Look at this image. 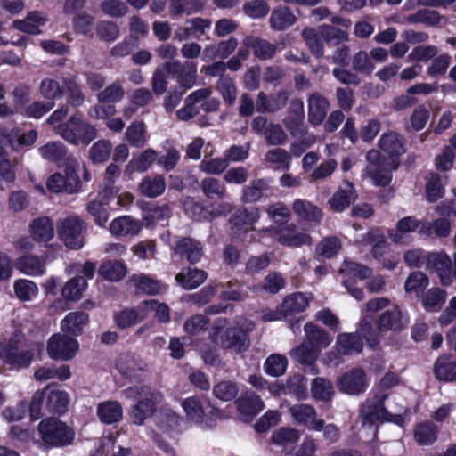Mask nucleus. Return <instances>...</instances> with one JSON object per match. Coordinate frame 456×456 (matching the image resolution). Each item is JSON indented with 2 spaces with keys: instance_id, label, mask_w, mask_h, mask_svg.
Listing matches in <instances>:
<instances>
[{
  "instance_id": "6e6552de",
  "label": "nucleus",
  "mask_w": 456,
  "mask_h": 456,
  "mask_svg": "<svg viewBox=\"0 0 456 456\" xmlns=\"http://www.w3.org/2000/svg\"><path fill=\"white\" fill-rule=\"evenodd\" d=\"M76 160L68 159L63 172H56L48 177L46 187L51 192L77 193L82 183L76 170Z\"/></svg>"
},
{
  "instance_id": "5701e85b",
  "label": "nucleus",
  "mask_w": 456,
  "mask_h": 456,
  "mask_svg": "<svg viewBox=\"0 0 456 456\" xmlns=\"http://www.w3.org/2000/svg\"><path fill=\"white\" fill-rule=\"evenodd\" d=\"M330 108L328 100L319 93H314L307 99L308 121L318 126L322 124Z\"/></svg>"
},
{
  "instance_id": "774afa93",
  "label": "nucleus",
  "mask_w": 456,
  "mask_h": 456,
  "mask_svg": "<svg viewBox=\"0 0 456 456\" xmlns=\"http://www.w3.org/2000/svg\"><path fill=\"white\" fill-rule=\"evenodd\" d=\"M14 291L20 300L29 301L37 295L38 288L35 282L21 279L15 281Z\"/></svg>"
},
{
  "instance_id": "c85d7f7f",
  "label": "nucleus",
  "mask_w": 456,
  "mask_h": 456,
  "mask_svg": "<svg viewBox=\"0 0 456 456\" xmlns=\"http://www.w3.org/2000/svg\"><path fill=\"white\" fill-rule=\"evenodd\" d=\"M304 330L305 333V339L304 341L315 347L318 352L329 346L332 341V338L325 330L312 322L306 323Z\"/></svg>"
},
{
  "instance_id": "f03ea898",
  "label": "nucleus",
  "mask_w": 456,
  "mask_h": 456,
  "mask_svg": "<svg viewBox=\"0 0 456 456\" xmlns=\"http://www.w3.org/2000/svg\"><path fill=\"white\" fill-rule=\"evenodd\" d=\"M42 350V344H28L20 333H15L7 344H0V356L16 367H28L31 363L34 353H40Z\"/></svg>"
},
{
  "instance_id": "412c9836",
  "label": "nucleus",
  "mask_w": 456,
  "mask_h": 456,
  "mask_svg": "<svg viewBox=\"0 0 456 456\" xmlns=\"http://www.w3.org/2000/svg\"><path fill=\"white\" fill-rule=\"evenodd\" d=\"M0 143L8 145L13 151H19L21 146H31L37 141V133L30 130L20 134L17 129L9 131L0 128Z\"/></svg>"
},
{
  "instance_id": "b1692460",
  "label": "nucleus",
  "mask_w": 456,
  "mask_h": 456,
  "mask_svg": "<svg viewBox=\"0 0 456 456\" xmlns=\"http://www.w3.org/2000/svg\"><path fill=\"white\" fill-rule=\"evenodd\" d=\"M141 229V222L130 216H119L110 224V232L115 237L135 236Z\"/></svg>"
},
{
  "instance_id": "4c0bfd02",
  "label": "nucleus",
  "mask_w": 456,
  "mask_h": 456,
  "mask_svg": "<svg viewBox=\"0 0 456 456\" xmlns=\"http://www.w3.org/2000/svg\"><path fill=\"white\" fill-rule=\"evenodd\" d=\"M297 17L291 9L286 5L274 8L270 16L271 28H287L293 26Z\"/></svg>"
},
{
  "instance_id": "423d86ee",
  "label": "nucleus",
  "mask_w": 456,
  "mask_h": 456,
  "mask_svg": "<svg viewBox=\"0 0 456 456\" xmlns=\"http://www.w3.org/2000/svg\"><path fill=\"white\" fill-rule=\"evenodd\" d=\"M59 239L69 249H79L85 243L86 224L77 216L60 219L56 225Z\"/></svg>"
},
{
  "instance_id": "603ef678",
  "label": "nucleus",
  "mask_w": 456,
  "mask_h": 456,
  "mask_svg": "<svg viewBox=\"0 0 456 456\" xmlns=\"http://www.w3.org/2000/svg\"><path fill=\"white\" fill-rule=\"evenodd\" d=\"M340 273L348 278L364 280L371 275L372 271L362 264L352 260H345L341 265Z\"/></svg>"
},
{
  "instance_id": "c9c22d12",
  "label": "nucleus",
  "mask_w": 456,
  "mask_h": 456,
  "mask_svg": "<svg viewBox=\"0 0 456 456\" xmlns=\"http://www.w3.org/2000/svg\"><path fill=\"white\" fill-rule=\"evenodd\" d=\"M126 140L131 146L142 148L148 142V134L146 125L142 121H134L125 132Z\"/></svg>"
},
{
  "instance_id": "052dcab7",
  "label": "nucleus",
  "mask_w": 456,
  "mask_h": 456,
  "mask_svg": "<svg viewBox=\"0 0 456 456\" xmlns=\"http://www.w3.org/2000/svg\"><path fill=\"white\" fill-rule=\"evenodd\" d=\"M239 393L238 385L231 380H222L213 387L214 395L224 402L232 401Z\"/></svg>"
},
{
  "instance_id": "a878e982",
  "label": "nucleus",
  "mask_w": 456,
  "mask_h": 456,
  "mask_svg": "<svg viewBox=\"0 0 456 456\" xmlns=\"http://www.w3.org/2000/svg\"><path fill=\"white\" fill-rule=\"evenodd\" d=\"M293 212L307 223L319 224L322 219V211L314 203L303 199H297L292 204Z\"/></svg>"
},
{
  "instance_id": "58836bf2",
  "label": "nucleus",
  "mask_w": 456,
  "mask_h": 456,
  "mask_svg": "<svg viewBox=\"0 0 456 456\" xmlns=\"http://www.w3.org/2000/svg\"><path fill=\"white\" fill-rule=\"evenodd\" d=\"M203 7L200 0H170L169 13L172 17L191 15L201 12Z\"/></svg>"
},
{
  "instance_id": "ea45409f",
  "label": "nucleus",
  "mask_w": 456,
  "mask_h": 456,
  "mask_svg": "<svg viewBox=\"0 0 456 456\" xmlns=\"http://www.w3.org/2000/svg\"><path fill=\"white\" fill-rule=\"evenodd\" d=\"M379 144L380 149L387 153L391 159L400 156L404 152L403 139L395 132L383 134L379 139Z\"/></svg>"
},
{
  "instance_id": "338daca9",
  "label": "nucleus",
  "mask_w": 456,
  "mask_h": 456,
  "mask_svg": "<svg viewBox=\"0 0 456 456\" xmlns=\"http://www.w3.org/2000/svg\"><path fill=\"white\" fill-rule=\"evenodd\" d=\"M265 142L272 146L283 145L288 141V134L280 124L270 123L263 135Z\"/></svg>"
},
{
  "instance_id": "a18cd8bd",
  "label": "nucleus",
  "mask_w": 456,
  "mask_h": 456,
  "mask_svg": "<svg viewBox=\"0 0 456 456\" xmlns=\"http://www.w3.org/2000/svg\"><path fill=\"white\" fill-rule=\"evenodd\" d=\"M216 88L226 106L231 107L235 103L238 90L233 79L230 77H221L216 81Z\"/></svg>"
},
{
  "instance_id": "37998d69",
  "label": "nucleus",
  "mask_w": 456,
  "mask_h": 456,
  "mask_svg": "<svg viewBox=\"0 0 456 456\" xmlns=\"http://www.w3.org/2000/svg\"><path fill=\"white\" fill-rule=\"evenodd\" d=\"M97 414L102 422L113 424L122 419L123 410L118 402L107 401L98 405Z\"/></svg>"
},
{
  "instance_id": "473e14b6",
  "label": "nucleus",
  "mask_w": 456,
  "mask_h": 456,
  "mask_svg": "<svg viewBox=\"0 0 456 456\" xmlns=\"http://www.w3.org/2000/svg\"><path fill=\"white\" fill-rule=\"evenodd\" d=\"M309 300L302 293H294L286 297L280 306V312L282 317L301 313L308 306Z\"/></svg>"
},
{
  "instance_id": "f3484780",
  "label": "nucleus",
  "mask_w": 456,
  "mask_h": 456,
  "mask_svg": "<svg viewBox=\"0 0 456 456\" xmlns=\"http://www.w3.org/2000/svg\"><path fill=\"white\" fill-rule=\"evenodd\" d=\"M284 124L291 136L296 138L290 145V152L295 157H300L316 142V136L313 133L300 127L297 122L285 121Z\"/></svg>"
},
{
  "instance_id": "cd10ccee",
  "label": "nucleus",
  "mask_w": 456,
  "mask_h": 456,
  "mask_svg": "<svg viewBox=\"0 0 456 456\" xmlns=\"http://www.w3.org/2000/svg\"><path fill=\"white\" fill-rule=\"evenodd\" d=\"M158 153L153 149H146L137 155H134L127 163L125 174L132 175L134 172H145L156 161Z\"/></svg>"
},
{
  "instance_id": "393cba45",
  "label": "nucleus",
  "mask_w": 456,
  "mask_h": 456,
  "mask_svg": "<svg viewBox=\"0 0 456 456\" xmlns=\"http://www.w3.org/2000/svg\"><path fill=\"white\" fill-rule=\"evenodd\" d=\"M239 412L245 418H253L265 408V403L259 395L247 392L236 400Z\"/></svg>"
},
{
  "instance_id": "dca6fc26",
  "label": "nucleus",
  "mask_w": 456,
  "mask_h": 456,
  "mask_svg": "<svg viewBox=\"0 0 456 456\" xmlns=\"http://www.w3.org/2000/svg\"><path fill=\"white\" fill-rule=\"evenodd\" d=\"M117 368L121 375L130 380L142 378L147 370V364L134 354H121L117 360Z\"/></svg>"
},
{
  "instance_id": "c756f323",
  "label": "nucleus",
  "mask_w": 456,
  "mask_h": 456,
  "mask_svg": "<svg viewBox=\"0 0 456 456\" xmlns=\"http://www.w3.org/2000/svg\"><path fill=\"white\" fill-rule=\"evenodd\" d=\"M88 315L84 312H70L61 322L62 331L78 336L88 322Z\"/></svg>"
},
{
  "instance_id": "e433bc0d",
  "label": "nucleus",
  "mask_w": 456,
  "mask_h": 456,
  "mask_svg": "<svg viewBox=\"0 0 456 456\" xmlns=\"http://www.w3.org/2000/svg\"><path fill=\"white\" fill-rule=\"evenodd\" d=\"M175 251L184 256L190 263H197L202 256L203 249L200 242L191 238H183L175 246Z\"/></svg>"
},
{
  "instance_id": "4d7b16f0",
  "label": "nucleus",
  "mask_w": 456,
  "mask_h": 456,
  "mask_svg": "<svg viewBox=\"0 0 456 456\" xmlns=\"http://www.w3.org/2000/svg\"><path fill=\"white\" fill-rule=\"evenodd\" d=\"M17 268L28 275H39L45 271L43 260L32 255L20 257L17 262Z\"/></svg>"
},
{
  "instance_id": "f704fd0d",
  "label": "nucleus",
  "mask_w": 456,
  "mask_h": 456,
  "mask_svg": "<svg viewBox=\"0 0 456 456\" xmlns=\"http://www.w3.org/2000/svg\"><path fill=\"white\" fill-rule=\"evenodd\" d=\"M166 189V181L162 175L145 176L139 183L140 192L148 198L161 195Z\"/></svg>"
},
{
  "instance_id": "f257e3e1",
  "label": "nucleus",
  "mask_w": 456,
  "mask_h": 456,
  "mask_svg": "<svg viewBox=\"0 0 456 456\" xmlns=\"http://www.w3.org/2000/svg\"><path fill=\"white\" fill-rule=\"evenodd\" d=\"M405 407L399 402H390L387 395H375L364 402L360 411L362 427L358 431L359 437L364 442H370L377 436L379 421H393L402 426V412Z\"/></svg>"
},
{
  "instance_id": "aec40b11",
  "label": "nucleus",
  "mask_w": 456,
  "mask_h": 456,
  "mask_svg": "<svg viewBox=\"0 0 456 456\" xmlns=\"http://www.w3.org/2000/svg\"><path fill=\"white\" fill-rule=\"evenodd\" d=\"M379 329L382 332L400 331L407 325L402 309L394 305L392 308L384 311L378 319Z\"/></svg>"
},
{
  "instance_id": "4be33fe9",
  "label": "nucleus",
  "mask_w": 456,
  "mask_h": 456,
  "mask_svg": "<svg viewBox=\"0 0 456 456\" xmlns=\"http://www.w3.org/2000/svg\"><path fill=\"white\" fill-rule=\"evenodd\" d=\"M289 412L296 422L303 424L312 430L320 431L323 428L324 421L315 419L316 411L312 405H294L290 407Z\"/></svg>"
},
{
  "instance_id": "0e129e2a",
  "label": "nucleus",
  "mask_w": 456,
  "mask_h": 456,
  "mask_svg": "<svg viewBox=\"0 0 456 456\" xmlns=\"http://www.w3.org/2000/svg\"><path fill=\"white\" fill-rule=\"evenodd\" d=\"M200 188L208 199H223L225 196V187L219 180L208 177L201 181Z\"/></svg>"
},
{
  "instance_id": "f8f14e48",
  "label": "nucleus",
  "mask_w": 456,
  "mask_h": 456,
  "mask_svg": "<svg viewBox=\"0 0 456 456\" xmlns=\"http://www.w3.org/2000/svg\"><path fill=\"white\" fill-rule=\"evenodd\" d=\"M363 348V342L355 333H340L336 339L337 353L330 352L327 354L325 362L338 365L340 362L338 354L350 355L359 354Z\"/></svg>"
},
{
  "instance_id": "6e6d98bb",
  "label": "nucleus",
  "mask_w": 456,
  "mask_h": 456,
  "mask_svg": "<svg viewBox=\"0 0 456 456\" xmlns=\"http://www.w3.org/2000/svg\"><path fill=\"white\" fill-rule=\"evenodd\" d=\"M438 429L431 422H423L419 424L414 431L416 441L422 445L433 444L437 438Z\"/></svg>"
},
{
  "instance_id": "9b49d317",
  "label": "nucleus",
  "mask_w": 456,
  "mask_h": 456,
  "mask_svg": "<svg viewBox=\"0 0 456 456\" xmlns=\"http://www.w3.org/2000/svg\"><path fill=\"white\" fill-rule=\"evenodd\" d=\"M77 341L66 334L53 335L47 344L48 355L52 359L71 360L78 351Z\"/></svg>"
},
{
  "instance_id": "5fc2aeb1",
  "label": "nucleus",
  "mask_w": 456,
  "mask_h": 456,
  "mask_svg": "<svg viewBox=\"0 0 456 456\" xmlns=\"http://www.w3.org/2000/svg\"><path fill=\"white\" fill-rule=\"evenodd\" d=\"M126 266L119 261L104 262L99 268V274L104 279L118 281L126 275Z\"/></svg>"
},
{
  "instance_id": "20e7f679",
  "label": "nucleus",
  "mask_w": 456,
  "mask_h": 456,
  "mask_svg": "<svg viewBox=\"0 0 456 456\" xmlns=\"http://www.w3.org/2000/svg\"><path fill=\"white\" fill-rule=\"evenodd\" d=\"M53 130L66 142L74 145H88L97 134L94 126L77 117H71L65 123L57 124Z\"/></svg>"
},
{
  "instance_id": "39448f33",
  "label": "nucleus",
  "mask_w": 456,
  "mask_h": 456,
  "mask_svg": "<svg viewBox=\"0 0 456 456\" xmlns=\"http://www.w3.org/2000/svg\"><path fill=\"white\" fill-rule=\"evenodd\" d=\"M45 396H46L45 403L50 412L62 413L67 410L69 395L65 391L52 389L47 386L33 395L30 403V417L33 420L41 417L40 409Z\"/></svg>"
},
{
  "instance_id": "de8ad7c7",
  "label": "nucleus",
  "mask_w": 456,
  "mask_h": 456,
  "mask_svg": "<svg viewBox=\"0 0 456 456\" xmlns=\"http://www.w3.org/2000/svg\"><path fill=\"white\" fill-rule=\"evenodd\" d=\"M40 156L50 162H58L65 159L67 147L59 141L48 142L38 148Z\"/></svg>"
},
{
  "instance_id": "9d476101",
  "label": "nucleus",
  "mask_w": 456,
  "mask_h": 456,
  "mask_svg": "<svg viewBox=\"0 0 456 456\" xmlns=\"http://www.w3.org/2000/svg\"><path fill=\"white\" fill-rule=\"evenodd\" d=\"M213 341L222 348L233 349L239 353L248 346L246 334L237 327L216 328L212 333Z\"/></svg>"
},
{
  "instance_id": "680f3d73",
  "label": "nucleus",
  "mask_w": 456,
  "mask_h": 456,
  "mask_svg": "<svg viewBox=\"0 0 456 456\" xmlns=\"http://www.w3.org/2000/svg\"><path fill=\"white\" fill-rule=\"evenodd\" d=\"M287 365L288 360L285 356L273 354L265 360L264 369L270 376L279 377L284 374Z\"/></svg>"
},
{
  "instance_id": "bf43d9fd",
  "label": "nucleus",
  "mask_w": 456,
  "mask_h": 456,
  "mask_svg": "<svg viewBox=\"0 0 456 456\" xmlns=\"http://www.w3.org/2000/svg\"><path fill=\"white\" fill-rule=\"evenodd\" d=\"M112 144L108 140H99L89 150L90 159L97 164L106 162L111 154Z\"/></svg>"
},
{
  "instance_id": "7ed1b4c3",
  "label": "nucleus",
  "mask_w": 456,
  "mask_h": 456,
  "mask_svg": "<svg viewBox=\"0 0 456 456\" xmlns=\"http://www.w3.org/2000/svg\"><path fill=\"white\" fill-rule=\"evenodd\" d=\"M122 393L127 399L138 400L130 413L133 423L136 425H142L145 419L152 415L156 403L161 399L159 393L145 386L131 387Z\"/></svg>"
},
{
  "instance_id": "8fccbe9b",
  "label": "nucleus",
  "mask_w": 456,
  "mask_h": 456,
  "mask_svg": "<svg viewBox=\"0 0 456 456\" xmlns=\"http://www.w3.org/2000/svg\"><path fill=\"white\" fill-rule=\"evenodd\" d=\"M434 371L436 377L444 381L456 379V362H452L448 356H441L436 362Z\"/></svg>"
},
{
  "instance_id": "a211bd4d",
  "label": "nucleus",
  "mask_w": 456,
  "mask_h": 456,
  "mask_svg": "<svg viewBox=\"0 0 456 456\" xmlns=\"http://www.w3.org/2000/svg\"><path fill=\"white\" fill-rule=\"evenodd\" d=\"M275 237L280 244L288 247L297 248L313 243L312 237L305 232H299L294 224L278 228Z\"/></svg>"
},
{
  "instance_id": "0eeeda50",
  "label": "nucleus",
  "mask_w": 456,
  "mask_h": 456,
  "mask_svg": "<svg viewBox=\"0 0 456 456\" xmlns=\"http://www.w3.org/2000/svg\"><path fill=\"white\" fill-rule=\"evenodd\" d=\"M366 160L365 171L374 184L387 185L392 180V170L397 167L396 160L386 159L377 150L369 151L366 154Z\"/></svg>"
},
{
  "instance_id": "e2e57ef3",
  "label": "nucleus",
  "mask_w": 456,
  "mask_h": 456,
  "mask_svg": "<svg viewBox=\"0 0 456 456\" xmlns=\"http://www.w3.org/2000/svg\"><path fill=\"white\" fill-rule=\"evenodd\" d=\"M125 96V91L119 82H114L97 94L99 102L115 103L120 102Z\"/></svg>"
},
{
  "instance_id": "bb28decb",
  "label": "nucleus",
  "mask_w": 456,
  "mask_h": 456,
  "mask_svg": "<svg viewBox=\"0 0 456 456\" xmlns=\"http://www.w3.org/2000/svg\"><path fill=\"white\" fill-rule=\"evenodd\" d=\"M319 354L320 352L315 347L304 341L291 351L290 355L296 362L309 367L312 374H316L318 370L314 363Z\"/></svg>"
},
{
  "instance_id": "c03bdc74",
  "label": "nucleus",
  "mask_w": 456,
  "mask_h": 456,
  "mask_svg": "<svg viewBox=\"0 0 456 456\" xmlns=\"http://www.w3.org/2000/svg\"><path fill=\"white\" fill-rule=\"evenodd\" d=\"M271 179L262 178L254 180L249 185L244 187L242 200L246 203H253L258 201L263 196L265 191L270 189Z\"/></svg>"
},
{
  "instance_id": "a19ab883",
  "label": "nucleus",
  "mask_w": 456,
  "mask_h": 456,
  "mask_svg": "<svg viewBox=\"0 0 456 456\" xmlns=\"http://www.w3.org/2000/svg\"><path fill=\"white\" fill-rule=\"evenodd\" d=\"M265 161L273 169L289 170L291 164V155L287 150L275 147L265 152Z\"/></svg>"
},
{
  "instance_id": "7c9ffc66",
  "label": "nucleus",
  "mask_w": 456,
  "mask_h": 456,
  "mask_svg": "<svg viewBox=\"0 0 456 456\" xmlns=\"http://www.w3.org/2000/svg\"><path fill=\"white\" fill-rule=\"evenodd\" d=\"M447 297V292L440 288H431L421 296V304L428 312H439Z\"/></svg>"
},
{
  "instance_id": "6ab92c4d",
  "label": "nucleus",
  "mask_w": 456,
  "mask_h": 456,
  "mask_svg": "<svg viewBox=\"0 0 456 456\" xmlns=\"http://www.w3.org/2000/svg\"><path fill=\"white\" fill-rule=\"evenodd\" d=\"M213 91L210 87H203L191 93L184 100V106L176 111V117L179 120L188 121L200 113L197 103L201 102L208 96H211Z\"/></svg>"
},
{
  "instance_id": "13d9d810",
  "label": "nucleus",
  "mask_w": 456,
  "mask_h": 456,
  "mask_svg": "<svg viewBox=\"0 0 456 456\" xmlns=\"http://www.w3.org/2000/svg\"><path fill=\"white\" fill-rule=\"evenodd\" d=\"M311 392L314 398L329 401L334 395V387L330 380L324 378H315L312 382Z\"/></svg>"
},
{
  "instance_id": "09e8293b",
  "label": "nucleus",
  "mask_w": 456,
  "mask_h": 456,
  "mask_svg": "<svg viewBox=\"0 0 456 456\" xmlns=\"http://www.w3.org/2000/svg\"><path fill=\"white\" fill-rule=\"evenodd\" d=\"M205 271L197 268L189 269L186 273H178L176 281L185 289H193L201 285L207 279Z\"/></svg>"
},
{
  "instance_id": "4468645a",
  "label": "nucleus",
  "mask_w": 456,
  "mask_h": 456,
  "mask_svg": "<svg viewBox=\"0 0 456 456\" xmlns=\"http://www.w3.org/2000/svg\"><path fill=\"white\" fill-rule=\"evenodd\" d=\"M337 387L344 394L351 395L362 394L367 387L366 374L360 368L348 370L337 379Z\"/></svg>"
},
{
  "instance_id": "2eb2a0df",
  "label": "nucleus",
  "mask_w": 456,
  "mask_h": 456,
  "mask_svg": "<svg viewBox=\"0 0 456 456\" xmlns=\"http://www.w3.org/2000/svg\"><path fill=\"white\" fill-rule=\"evenodd\" d=\"M426 268L436 272L444 286L452 283V265L450 257L444 252H432L427 255Z\"/></svg>"
},
{
  "instance_id": "2f4dec72",
  "label": "nucleus",
  "mask_w": 456,
  "mask_h": 456,
  "mask_svg": "<svg viewBox=\"0 0 456 456\" xmlns=\"http://www.w3.org/2000/svg\"><path fill=\"white\" fill-rule=\"evenodd\" d=\"M30 229L34 240L37 241L47 242L52 240L54 235L53 222L47 216L34 219Z\"/></svg>"
},
{
  "instance_id": "ddd939ff",
  "label": "nucleus",
  "mask_w": 456,
  "mask_h": 456,
  "mask_svg": "<svg viewBox=\"0 0 456 456\" xmlns=\"http://www.w3.org/2000/svg\"><path fill=\"white\" fill-rule=\"evenodd\" d=\"M164 69L175 76L181 87L191 89L196 85L197 64L193 61H184L183 63L179 61H167L164 64Z\"/></svg>"
},
{
  "instance_id": "3c124183",
  "label": "nucleus",
  "mask_w": 456,
  "mask_h": 456,
  "mask_svg": "<svg viewBox=\"0 0 456 456\" xmlns=\"http://www.w3.org/2000/svg\"><path fill=\"white\" fill-rule=\"evenodd\" d=\"M48 20V15L40 11L28 12L24 20L13 21L12 28H39L44 27Z\"/></svg>"
},
{
  "instance_id": "864d4df0",
  "label": "nucleus",
  "mask_w": 456,
  "mask_h": 456,
  "mask_svg": "<svg viewBox=\"0 0 456 456\" xmlns=\"http://www.w3.org/2000/svg\"><path fill=\"white\" fill-rule=\"evenodd\" d=\"M87 287L86 279L82 276H76L70 279L63 287L62 296L71 301H77L81 298L83 291Z\"/></svg>"
},
{
  "instance_id": "69168bd1",
  "label": "nucleus",
  "mask_w": 456,
  "mask_h": 456,
  "mask_svg": "<svg viewBox=\"0 0 456 456\" xmlns=\"http://www.w3.org/2000/svg\"><path fill=\"white\" fill-rule=\"evenodd\" d=\"M338 167V162L335 159L329 158L323 160L317 166L311 173L310 178L312 181H324L330 178Z\"/></svg>"
},
{
  "instance_id": "49530a36",
  "label": "nucleus",
  "mask_w": 456,
  "mask_h": 456,
  "mask_svg": "<svg viewBox=\"0 0 456 456\" xmlns=\"http://www.w3.org/2000/svg\"><path fill=\"white\" fill-rule=\"evenodd\" d=\"M450 232L451 224L446 218H439L432 223L424 222L419 229V234L428 237L435 234L438 238H446Z\"/></svg>"
},
{
  "instance_id": "1a4fd4ad",
  "label": "nucleus",
  "mask_w": 456,
  "mask_h": 456,
  "mask_svg": "<svg viewBox=\"0 0 456 456\" xmlns=\"http://www.w3.org/2000/svg\"><path fill=\"white\" fill-rule=\"evenodd\" d=\"M38 430L44 442L50 445L65 446L70 444L74 439L73 431L54 418L42 420Z\"/></svg>"
},
{
  "instance_id": "72a5a7b5",
  "label": "nucleus",
  "mask_w": 456,
  "mask_h": 456,
  "mask_svg": "<svg viewBox=\"0 0 456 456\" xmlns=\"http://www.w3.org/2000/svg\"><path fill=\"white\" fill-rule=\"evenodd\" d=\"M129 281L138 292L144 294L157 295L166 290L165 285L144 274H135L132 276Z\"/></svg>"
},
{
  "instance_id": "79ce46f5",
  "label": "nucleus",
  "mask_w": 456,
  "mask_h": 456,
  "mask_svg": "<svg viewBox=\"0 0 456 456\" xmlns=\"http://www.w3.org/2000/svg\"><path fill=\"white\" fill-rule=\"evenodd\" d=\"M355 199V191L352 183H347L346 188L338 190L332 195L329 200V205L332 210L340 212L347 208Z\"/></svg>"
}]
</instances>
